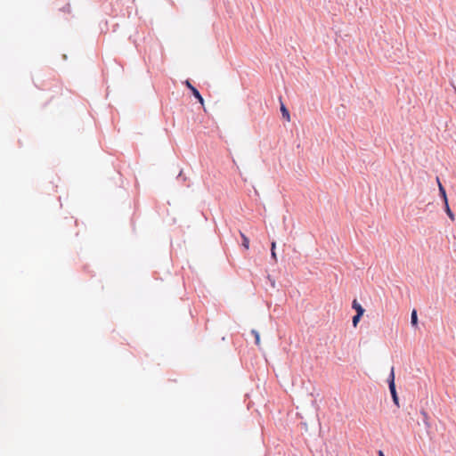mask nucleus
Here are the masks:
<instances>
[{
  "label": "nucleus",
  "mask_w": 456,
  "mask_h": 456,
  "mask_svg": "<svg viewBox=\"0 0 456 456\" xmlns=\"http://www.w3.org/2000/svg\"><path fill=\"white\" fill-rule=\"evenodd\" d=\"M184 86L191 91V95L201 104L204 105V99L202 95L200 94V91L191 85V81L189 79H186L183 82Z\"/></svg>",
  "instance_id": "1"
},
{
  "label": "nucleus",
  "mask_w": 456,
  "mask_h": 456,
  "mask_svg": "<svg viewBox=\"0 0 456 456\" xmlns=\"http://www.w3.org/2000/svg\"><path fill=\"white\" fill-rule=\"evenodd\" d=\"M436 182L438 183L440 198L443 200L444 203L448 202V198H447L445 188L444 187V185L442 184V183L440 182V179L438 177H436Z\"/></svg>",
  "instance_id": "2"
},
{
  "label": "nucleus",
  "mask_w": 456,
  "mask_h": 456,
  "mask_svg": "<svg viewBox=\"0 0 456 456\" xmlns=\"http://www.w3.org/2000/svg\"><path fill=\"white\" fill-rule=\"evenodd\" d=\"M352 308L355 310L357 314H364L365 309L362 305L357 301V299H354L352 302Z\"/></svg>",
  "instance_id": "3"
},
{
  "label": "nucleus",
  "mask_w": 456,
  "mask_h": 456,
  "mask_svg": "<svg viewBox=\"0 0 456 456\" xmlns=\"http://www.w3.org/2000/svg\"><path fill=\"white\" fill-rule=\"evenodd\" d=\"M418 313L416 309H413L411 313V324L412 327H418Z\"/></svg>",
  "instance_id": "4"
},
{
  "label": "nucleus",
  "mask_w": 456,
  "mask_h": 456,
  "mask_svg": "<svg viewBox=\"0 0 456 456\" xmlns=\"http://www.w3.org/2000/svg\"><path fill=\"white\" fill-rule=\"evenodd\" d=\"M281 115L282 117L289 121L290 120V115H289V110L287 109V107L282 103V102L281 101Z\"/></svg>",
  "instance_id": "5"
},
{
  "label": "nucleus",
  "mask_w": 456,
  "mask_h": 456,
  "mask_svg": "<svg viewBox=\"0 0 456 456\" xmlns=\"http://www.w3.org/2000/svg\"><path fill=\"white\" fill-rule=\"evenodd\" d=\"M240 237H241V240H242V242H241V246L245 248V249H248L249 248V239L240 232Z\"/></svg>",
  "instance_id": "6"
},
{
  "label": "nucleus",
  "mask_w": 456,
  "mask_h": 456,
  "mask_svg": "<svg viewBox=\"0 0 456 456\" xmlns=\"http://www.w3.org/2000/svg\"><path fill=\"white\" fill-rule=\"evenodd\" d=\"M444 211H445L446 215L449 216V218L451 220H454V214L452 211V209L450 208L449 202H445V203H444Z\"/></svg>",
  "instance_id": "7"
},
{
  "label": "nucleus",
  "mask_w": 456,
  "mask_h": 456,
  "mask_svg": "<svg viewBox=\"0 0 456 456\" xmlns=\"http://www.w3.org/2000/svg\"><path fill=\"white\" fill-rule=\"evenodd\" d=\"M275 248H276V242L272 241V243H271V258L273 259L274 262H277V255L275 252Z\"/></svg>",
  "instance_id": "8"
},
{
  "label": "nucleus",
  "mask_w": 456,
  "mask_h": 456,
  "mask_svg": "<svg viewBox=\"0 0 456 456\" xmlns=\"http://www.w3.org/2000/svg\"><path fill=\"white\" fill-rule=\"evenodd\" d=\"M387 384H392L393 382H395V368L392 366L390 370V373L387 379Z\"/></svg>",
  "instance_id": "9"
},
{
  "label": "nucleus",
  "mask_w": 456,
  "mask_h": 456,
  "mask_svg": "<svg viewBox=\"0 0 456 456\" xmlns=\"http://www.w3.org/2000/svg\"><path fill=\"white\" fill-rule=\"evenodd\" d=\"M251 334L254 336L255 338V344L256 346L260 345V334L256 330H251Z\"/></svg>",
  "instance_id": "10"
},
{
  "label": "nucleus",
  "mask_w": 456,
  "mask_h": 456,
  "mask_svg": "<svg viewBox=\"0 0 456 456\" xmlns=\"http://www.w3.org/2000/svg\"><path fill=\"white\" fill-rule=\"evenodd\" d=\"M390 395H391L392 401H393L394 404L397 408H399L400 407V403H399V396H398L397 391L394 392V393H391Z\"/></svg>",
  "instance_id": "11"
},
{
  "label": "nucleus",
  "mask_w": 456,
  "mask_h": 456,
  "mask_svg": "<svg viewBox=\"0 0 456 456\" xmlns=\"http://www.w3.org/2000/svg\"><path fill=\"white\" fill-rule=\"evenodd\" d=\"M363 314H355L352 318V323L354 327H356Z\"/></svg>",
  "instance_id": "12"
},
{
  "label": "nucleus",
  "mask_w": 456,
  "mask_h": 456,
  "mask_svg": "<svg viewBox=\"0 0 456 456\" xmlns=\"http://www.w3.org/2000/svg\"><path fill=\"white\" fill-rule=\"evenodd\" d=\"M99 26L101 33H106L109 30V25L107 20H105L104 22H101Z\"/></svg>",
  "instance_id": "13"
},
{
  "label": "nucleus",
  "mask_w": 456,
  "mask_h": 456,
  "mask_svg": "<svg viewBox=\"0 0 456 456\" xmlns=\"http://www.w3.org/2000/svg\"><path fill=\"white\" fill-rule=\"evenodd\" d=\"M387 385H388V388H389L390 394L394 393V392H396L395 382H393L392 384H387Z\"/></svg>",
  "instance_id": "14"
},
{
  "label": "nucleus",
  "mask_w": 456,
  "mask_h": 456,
  "mask_svg": "<svg viewBox=\"0 0 456 456\" xmlns=\"http://www.w3.org/2000/svg\"><path fill=\"white\" fill-rule=\"evenodd\" d=\"M103 5H104V6H103L104 11H105L106 12H108V10H109V9H110V11H112V10H113V8H112V4H111V3H109V4L104 3V4H103Z\"/></svg>",
  "instance_id": "15"
},
{
  "label": "nucleus",
  "mask_w": 456,
  "mask_h": 456,
  "mask_svg": "<svg viewBox=\"0 0 456 456\" xmlns=\"http://www.w3.org/2000/svg\"><path fill=\"white\" fill-rule=\"evenodd\" d=\"M177 180H182V181H185L186 180V177L183 176V171L181 170L177 175Z\"/></svg>",
  "instance_id": "16"
},
{
  "label": "nucleus",
  "mask_w": 456,
  "mask_h": 456,
  "mask_svg": "<svg viewBox=\"0 0 456 456\" xmlns=\"http://www.w3.org/2000/svg\"><path fill=\"white\" fill-rule=\"evenodd\" d=\"M378 456H385V453L382 450L378 451Z\"/></svg>",
  "instance_id": "17"
},
{
  "label": "nucleus",
  "mask_w": 456,
  "mask_h": 456,
  "mask_svg": "<svg viewBox=\"0 0 456 456\" xmlns=\"http://www.w3.org/2000/svg\"><path fill=\"white\" fill-rule=\"evenodd\" d=\"M69 5L68 4L67 6H65V7H63V8H62V11H63V12H66V11H68V10H69Z\"/></svg>",
  "instance_id": "18"
},
{
  "label": "nucleus",
  "mask_w": 456,
  "mask_h": 456,
  "mask_svg": "<svg viewBox=\"0 0 456 456\" xmlns=\"http://www.w3.org/2000/svg\"><path fill=\"white\" fill-rule=\"evenodd\" d=\"M62 57H63L64 60L67 59V55L66 54H63Z\"/></svg>",
  "instance_id": "19"
}]
</instances>
